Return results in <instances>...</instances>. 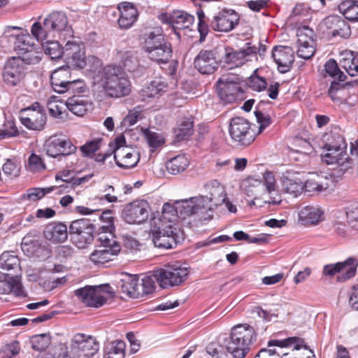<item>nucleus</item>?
<instances>
[{
  "label": "nucleus",
  "mask_w": 358,
  "mask_h": 358,
  "mask_svg": "<svg viewBox=\"0 0 358 358\" xmlns=\"http://www.w3.org/2000/svg\"><path fill=\"white\" fill-rule=\"evenodd\" d=\"M324 141L323 148H343L346 146L344 138L336 131L326 133Z\"/></svg>",
  "instance_id": "obj_45"
},
{
  "label": "nucleus",
  "mask_w": 358,
  "mask_h": 358,
  "mask_svg": "<svg viewBox=\"0 0 358 358\" xmlns=\"http://www.w3.org/2000/svg\"><path fill=\"white\" fill-rule=\"evenodd\" d=\"M48 107L49 113L52 117L59 119H63L65 117L66 115V109L67 108L66 106V103H64L61 101L50 100L48 103Z\"/></svg>",
  "instance_id": "obj_52"
},
{
  "label": "nucleus",
  "mask_w": 358,
  "mask_h": 358,
  "mask_svg": "<svg viewBox=\"0 0 358 358\" xmlns=\"http://www.w3.org/2000/svg\"><path fill=\"white\" fill-rule=\"evenodd\" d=\"M46 27L50 29L55 38H62V35L72 37V29L69 25L66 15L61 11H54L45 18Z\"/></svg>",
  "instance_id": "obj_16"
},
{
  "label": "nucleus",
  "mask_w": 358,
  "mask_h": 358,
  "mask_svg": "<svg viewBox=\"0 0 358 358\" xmlns=\"http://www.w3.org/2000/svg\"><path fill=\"white\" fill-rule=\"evenodd\" d=\"M119 287L121 291L132 298L142 296V292L140 290V282L136 276L131 275H124L120 282Z\"/></svg>",
  "instance_id": "obj_33"
},
{
  "label": "nucleus",
  "mask_w": 358,
  "mask_h": 358,
  "mask_svg": "<svg viewBox=\"0 0 358 358\" xmlns=\"http://www.w3.org/2000/svg\"><path fill=\"white\" fill-rule=\"evenodd\" d=\"M340 65L352 77L358 74V53L345 52L342 54Z\"/></svg>",
  "instance_id": "obj_37"
},
{
  "label": "nucleus",
  "mask_w": 358,
  "mask_h": 358,
  "mask_svg": "<svg viewBox=\"0 0 358 358\" xmlns=\"http://www.w3.org/2000/svg\"><path fill=\"white\" fill-rule=\"evenodd\" d=\"M46 239L54 243L64 242L68 237L67 227L62 223H52L46 226L44 230Z\"/></svg>",
  "instance_id": "obj_29"
},
{
  "label": "nucleus",
  "mask_w": 358,
  "mask_h": 358,
  "mask_svg": "<svg viewBox=\"0 0 358 358\" xmlns=\"http://www.w3.org/2000/svg\"><path fill=\"white\" fill-rule=\"evenodd\" d=\"M99 350L96 339L84 334H77L71 339L70 354L73 358H92Z\"/></svg>",
  "instance_id": "obj_8"
},
{
  "label": "nucleus",
  "mask_w": 358,
  "mask_h": 358,
  "mask_svg": "<svg viewBox=\"0 0 358 358\" xmlns=\"http://www.w3.org/2000/svg\"><path fill=\"white\" fill-rule=\"evenodd\" d=\"M157 281L155 277V271L149 275L141 278L140 290L142 292V296L152 293L155 289V282Z\"/></svg>",
  "instance_id": "obj_53"
},
{
  "label": "nucleus",
  "mask_w": 358,
  "mask_h": 358,
  "mask_svg": "<svg viewBox=\"0 0 358 358\" xmlns=\"http://www.w3.org/2000/svg\"><path fill=\"white\" fill-rule=\"evenodd\" d=\"M0 293H13L17 296H24L22 286L17 276L13 277L6 274L3 280H0Z\"/></svg>",
  "instance_id": "obj_34"
},
{
  "label": "nucleus",
  "mask_w": 358,
  "mask_h": 358,
  "mask_svg": "<svg viewBox=\"0 0 358 358\" xmlns=\"http://www.w3.org/2000/svg\"><path fill=\"white\" fill-rule=\"evenodd\" d=\"M110 289L111 287L107 285L85 286L76 290L75 294L86 306L99 308L113 296V292Z\"/></svg>",
  "instance_id": "obj_4"
},
{
  "label": "nucleus",
  "mask_w": 358,
  "mask_h": 358,
  "mask_svg": "<svg viewBox=\"0 0 358 358\" xmlns=\"http://www.w3.org/2000/svg\"><path fill=\"white\" fill-rule=\"evenodd\" d=\"M90 228H91L90 224L85 220L81 219L72 222L69 227V233L71 236V238L74 235L82 233L83 231Z\"/></svg>",
  "instance_id": "obj_64"
},
{
  "label": "nucleus",
  "mask_w": 358,
  "mask_h": 358,
  "mask_svg": "<svg viewBox=\"0 0 358 358\" xmlns=\"http://www.w3.org/2000/svg\"><path fill=\"white\" fill-rule=\"evenodd\" d=\"M281 182L285 192L294 196H297L304 189L303 181L298 173L287 171L282 176Z\"/></svg>",
  "instance_id": "obj_27"
},
{
  "label": "nucleus",
  "mask_w": 358,
  "mask_h": 358,
  "mask_svg": "<svg viewBox=\"0 0 358 358\" xmlns=\"http://www.w3.org/2000/svg\"><path fill=\"white\" fill-rule=\"evenodd\" d=\"M150 236L155 247L162 249L173 248L177 245V229L171 225H162L160 220L157 224L150 223Z\"/></svg>",
  "instance_id": "obj_6"
},
{
  "label": "nucleus",
  "mask_w": 358,
  "mask_h": 358,
  "mask_svg": "<svg viewBox=\"0 0 358 358\" xmlns=\"http://www.w3.org/2000/svg\"><path fill=\"white\" fill-rule=\"evenodd\" d=\"M195 68L202 74H211L217 67L215 53L213 50H202L194 60Z\"/></svg>",
  "instance_id": "obj_18"
},
{
  "label": "nucleus",
  "mask_w": 358,
  "mask_h": 358,
  "mask_svg": "<svg viewBox=\"0 0 358 358\" xmlns=\"http://www.w3.org/2000/svg\"><path fill=\"white\" fill-rule=\"evenodd\" d=\"M150 59L157 63L166 64L171 59L172 48L171 44L166 41L159 48L148 54Z\"/></svg>",
  "instance_id": "obj_41"
},
{
  "label": "nucleus",
  "mask_w": 358,
  "mask_h": 358,
  "mask_svg": "<svg viewBox=\"0 0 358 358\" xmlns=\"http://www.w3.org/2000/svg\"><path fill=\"white\" fill-rule=\"evenodd\" d=\"M193 133V122L190 120H184L175 129L176 137L178 141L189 137Z\"/></svg>",
  "instance_id": "obj_50"
},
{
  "label": "nucleus",
  "mask_w": 358,
  "mask_h": 358,
  "mask_svg": "<svg viewBox=\"0 0 358 358\" xmlns=\"http://www.w3.org/2000/svg\"><path fill=\"white\" fill-rule=\"evenodd\" d=\"M43 150L48 156L56 158L76 152L77 147L66 136L55 134L45 141Z\"/></svg>",
  "instance_id": "obj_10"
},
{
  "label": "nucleus",
  "mask_w": 358,
  "mask_h": 358,
  "mask_svg": "<svg viewBox=\"0 0 358 358\" xmlns=\"http://www.w3.org/2000/svg\"><path fill=\"white\" fill-rule=\"evenodd\" d=\"M99 220L102 224L100 227L101 230H108V231H115L114 217L112 215V210H104L101 215Z\"/></svg>",
  "instance_id": "obj_61"
},
{
  "label": "nucleus",
  "mask_w": 358,
  "mask_h": 358,
  "mask_svg": "<svg viewBox=\"0 0 358 358\" xmlns=\"http://www.w3.org/2000/svg\"><path fill=\"white\" fill-rule=\"evenodd\" d=\"M120 252V245H115L111 248L101 246L96 249L90 256V260L96 264H103L111 261Z\"/></svg>",
  "instance_id": "obj_30"
},
{
  "label": "nucleus",
  "mask_w": 358,
  "mask_h": 358,
  "mask_svg": "<svg viewBox=\"0 0 358 358\" xmlns=\"http://www.w3.org/2000/svg\"><path fill=\"white\" fill-rule=\"evenodd\" d=\"M189 164V159L185 155H178L167 162L166 168L170 173L176 175L185 171Z\"/></svg>",
  "instance_id": "obj_40"
},
{
  "label": "nucleus",
  "mask_w": 358,
  "mask_h": 358,
  "mask_svg": "<svg viewBox=\"0 0 358 358\" xmlns=\"http://www.w3.org/2000/svg\"><path fill=\"white\" fill-rule=\"evenodd\" d=\"M19 266V259L11 252H4L0 256V268L10 271Z\"/></svg>",
  "instance_id": "obj_46"
},
{
  "label": "nucleus",
  "mask_w": 358,
  "mask_h": 358,
  "mask_svg": "<svg viewBox=\"0 0 358 358\" xmlns=\"http://www.w3.org/2000/svg\"><path fill=\"white\" fill-rule=\"evenodd\" d=\"M71 79V74L69 66H63L54 70L50 76V82L55 92L63 94L65 86L69 80Z\"/></svg>",
  "instance_id": "obj_26"
},
{
  "label": "nucleus",
  "mask_w": 358,
  "mask_h": 358,
  "mask_svg": "<svg viewBox=\"0 0 358 358\" xmlns=\"http://www.w3.org/2000/svg\"><path fill=\"white\" fill-rule=\"evenodd\" d=\"M64 90V93L69 92L70 94H80L84 92L85 83L80 79H70Z\"/></svg>",
  "instance_id": "obj_63"
},
{
  "label": "nucleus",
  "mask_w": 358,
  "mask_h": 358,
  "mask_svg": "<svg viewBox=\"0 0 358 358\" xmlns=\"http://www.w3.org/2000/svg\"><path fill=\"white\" fill-rule=\"evenodd\" d=\"M323 211L315 206H306L299 212V220L303 225L316 224L322 220Z\"/></svg>",
  "instance_id": "obj_31"
},
{
  "label": "nucleus",
  "mask_w": 358,
  "mask_h": 358,
  "mask_svg": "<svg viewBox=\"0 0 358 358\" xmlns=\"http://www.w3.org/2000/svg\"><path fill=\"white\" fill-rule=\"evenodd\" d=\"M188 275V268L178 263L155 271V277L162 288L180 285Z\"/></svg>",
  "instance_id": "obj_7"
},
{
  "label": "nucleus",
  "mask_w": 358,
  "mask_h": 358,
  "mask_svg": "<svg viewBox=\"0 0 358 358\" xmlns=\"http://www.w3.org/2000/svg\"><path fill=\"white\" fill-rule=\"evenodd\" d=\"M326 73L331 77L337 79L339 81H344L346 76L339 69L336 60L331 59L327 61L324 65Z\"/></svg>",
  "instance_id": "obj_55"
},
{
  "label": "nucleus",
  "mask_w": 358,
  "mask_h": 358,
  "mask_svg": "<svg viewBox=\"0 0 358 358\" xmlns=\"http://www.w3.org/2000/svg\"><path fill=\"white\" fill-rule=\"evenodd\" d=\"M238 22L239 15L235 10L222 9L214 14L210 24L215 31L228 32L233 30Z\"/></svg>",
  "instance_id": "obj_15"
},
{
  "label": "nucleus",
  "mask_w": 358,
  "mask_h": 358,
  "mask_svg": "<svg viewBox=\"0 0 358 358\" xmlns=\"http://www.w3.org/2000/svg\"><path fill=\"white\" fill-rule=\"evenodd\" d=\"M31 35L38 41L42 43L51 38H55L52 31L46 27V21L44 19L43 24L41 22H34L31 28Z\"/></svg>",
  "instance_id": "obj_38"
},
{
  "label": "nucleus",
  "mask_w": 358,
  "mask_h": 358,
  "mask_svg": "<svg viewBox=\"0 0 358 358\" xmlns=\"http://www.w3.org/2000/svg\"><path fill=\"white\" fill-rule=\"evenodd\" d=\"M149 212L150 206L146 201H134L124 206L122 217L128 224H141L148 220Z\"/></svg>",
  "instance_id": "obj_14"
},
{
  "label": "nucleus",
  "mask_w": 358,
  "mask_h": 358,
  "mask_svg": "<svg viewBox=\"0 0 358 358\" xmlns=\"http://www.w3.org/2000/svg\"><path fill=\"white\" fill-rule=\"evenodd\" d=\"M35 45L31 36L27 33L16 36L14 49L21 56Z\"/></svg>",
  "instance_id": "obj_44"
},
{
  "label": "nucleus",
  "mask_w": 358,
  "mask_h": 358,
  "mask_svg": "<svg viewBox=\"0 0 358 358\" xmlns=\"http://www.w3.org/2000/svg\"><path fill=\"white\" fill-rule=\"evenodd\" d=\"M166 41L161 28H156L144 35L143 48L148 54L162 47Z\"/></svg>",
  "instance_id": "obj_32"
},
{
  "label": "nucleus",
  "mask_w": 358,
  "mask_h": 358,
  "mask_svg": "<svg viewBox=\"0 0 358 358\" xmlns=\"http://www.w3.org/2000/svg\"><path fill=\"white\" fill-rule=\"evenodd\" d=\"M20 351V343L17 341L5 345L0 350V358H14Z\"/></svg>",
  "instance_id": "obj_58"
},
{
  "label": "nucleus",
  "mask_w": 358,
  "mask_h": 358,
  "mask_svg": "<svg viewBox=\"0 0 358 358\" xmlns=\"http://www.w3.org/2000/svg\"><path fill=\"white\" fill-rule=\"evenodd\" d=\"M42 45L45 54L49 55L52 59L63 57V48H61L57 41L50 39L43 43Z\"/></svg>",
  "instance_id": "obj_47"
},
{
  "label": "nucleus",
  "mask_w": 358,
  "mask_h": 358,
  "mask_svg": "<svg viewBox=\"0 0 358 358\" xmlns=\"http://www.w3.org/2000/svg\"><path fill=\"white\" fill-rule=\"evenodd\" d=\"M180 210L182 218L196 215L199 221L211 220L214 211L212 204L204 195H198L182 200Z\"/></svg>",
  "instance_id": "obj_3"
},
{
  "label": "nucleus",
  "mask_w": 358,
  "mask_h": 358,
  "mask_svg": "<svg viewBox=\"0 0 358 358\" xmlns=\"http://www.w3.org/2000/svg\"><path fill=\"white\" fill-rule=\"evenodd\" d=\"M124 342L119 340L109 343L104 350V358H124Z\"/></svg>",
  "instance_id": "obj_43"
},
{
  "label": "nucleus",
  "mask_w": 358,
  "mask_h": 358,
  "mask_svg": "<svg viewBox=\"0 0 358 358\" xmlns=\"http://www.w3.org/2000/svg\"><path fill=\"white\" fill-rule=\"evenodd\" d=\"M229 132L231 139L238 145H249L255 139V134L250 122L243 117H236L231 119Z\"/></svg>",
  "instance_id": "obj_9"
},
{
  "label": "nucleus",
  "mask_w": 358,
  "mask_h": 358,
  "mask_svg": "<svg viewBox=\"0 0 358 358\" xmlns=\"http://www.w3.org/2000/svg\"><path fill=\"white\" fill-rule=\"evenodd\" d=\"M66 106L74 115L83 116L86 113L91 104L83 96H73L67 99Z\"/></svg>",
  "instance_id": "obj_36"
},
{
  "label": "nucleus",
  "mask_w": 358,
  "mask_h": 358,
  "mask_svg": "<svg viewBox=\"0 0 358 358\" xmlns=\"http://www.w3.org/2000/svg\"><path fill=\"white\" fill-rule=\"evenodd\" d=\"M257 49L255 45H252L251 43H246V48L239 51H235L231 48H225L224 56L221 60V63L224 67L232 69L234 68L242 66L250 57H255Z\"/></svg>",
  "instance_id": "obj_13"
},
{
  "label": "nucleus",
  "mask_w": 358,
  "mask_h": 358,
  "mask_svg": "<svg viewBox=\"0 0 358 358\" xmlns=\"http://www.w3.org/2000/svg\"><path fill=\"white\" fill-rule=\"evenodd\" d=\"M101 85L108 96L115 98L126 96L131 90L126 72L120 66H106L103 70Z\"/></svg>",
  "instance_id": "obj_1"
},
{
  "label": "nucleus",
  "mask_w": 358,
  "mask_h": 358,
  "mask_svg": "<svg viewBox=\"0 0 358 358\" xmlns=\"http://www.w3.org/2000/svg\"><path fill=\"white\" fill-rule=\"evenodd\" d=\"M101 139H94L86 142L83 145L80 147V150L85 157L92 158L94 153L99 150L101 146Z\"/></svg>",
  "instance_id": "obj_56"
},
{
  "label": "nucleus",
  "mask_w": 358,
  "mask_h": 358,
  "mask_svg": "<svg viewBox=\"0 0 358 358\" xmlns=\"http://www.w3.org/2000/svg\"><path fill=\"white\" fill-rule=\"evenodd\" d=\"M114 158L116 164L122 169H131L135 167L140 160L138 152L130 148H123L116 149Z\"/></svg>",
  "instance_id": "obj_22"
},
{
  "label": "nucleus",
  "mask_w": 358,
  "mask_h": 358,
  "mask_svg": "<svg viewBox=\"0 0 358 358\" xmlns=\"http://www.w3.org/2000/svg\"><path fill=\"white\" fill-rule=\"evenodd\" d=\"M113 232L114 231L101 230L98 234L97 241L101 243V246L111 248L115 245H120L115 238Z\"/></svg>",
  "instance_id": "obj_57"
},
{
  "label": "nucleus",
  "mask_w": 358,
  "mask_h": 358,
  "mask_svg": "<svg viewBox=\"0 0 358 358\" xmlns=\"http://www.w3.org/2000/svg\"><path fill=\"white\" fill-rule=\"evenodd\" d=\"M256 339L257 335L252 327L248 324L236 325L231 329L227 350L233 358H244Z\"/></svg>",
  "instance_id": "obj_2"
},
{
  "label": "nucleus",
  "mask_w": 358,
  "mask_h": 358,
  "mask_svg": "<svg viewBox=\"0 0 358 358\" xmlns=\"http://www.w3.org/2000/svg\"><path fill=\"white\" fill-rule=\"evenodd\" d=\"M120 17L118 24L121 29H129L136 21L138 12L134 4L129 2H122L118 5Z\"/></svg>",
  "instance_id": "obj_24"
},
{
  "label": "nucleus",
  "mask_w": 358,
  "mask_h": 358,
  "mask_svg": "<svg viewBox=\"0 0 358 358\" xmlns=\"http://www.w3.org/2000/svg\"><path fill=\"white\" fill-rule=\"evenodd\" d=\"M51 343L50 336L48 334L36 335L32 338V348L38 351L45 350Z\"/></svg>",
  "instance_id": "obj_59"
},
{
  "label": "nucleus",
  "mask_w": 358,
  "mask_h": 358,
  "mask_svg": "<svg viewBox=\"0 0 358 358\" xmlns=\"http://www.w3.org/2000/svg\"><path fill=\"white\" fill-rule=\"evenodd\" d=\"M338 9L348 20L358 21V1L345 0L339 4Z\"/></svg>",
  "instance_id": "obj_39"
},
{
  "label": "nucleus",
  "mask_w": 358,
  "mask_h": 358,
  "mask_svg": "<svg viewBox=\"0 0 358 358\" xmlns=\"http://www.w3.org/2000/svg\"><path fill=\"white\" fill-rule=\"evenodd\" d=\"M168 83L164 78H156L144 87L140 92L143 100L147 98H158L167 92Z\"/></svg>",
  "instance_id": "obj_25"
},
{
  "label": "nucleus",
  "mask_w": 358,
  "mask_h": 358,
  "mask_svg": "<svg viewBox=\"0 0 358 358\" xmlns=\"http://www.w3.org/2000/svg\"><path fill=\"white\" fill-rule=\"evenodd\" d=\"M358 266V259L349 257L344 262H338V275L337 280L339 282L346 281L354 277Z\"/></svg>",
  "instance_id": "obj_35"
},
{
  "label": "nucleus",
  "mask_w": 358,
  "mask_h": 358,
  "mask_svg": "<svg viewBox=\"0 0 358 358\" xmlns=\"http://www.w3.org/2000/svg\"><path fill=\"white\" fill-rule=\"evenodd\" d=\"M142 132L151 152H155L165 143L164 136L159 133L149 129H142Z\"/></svg>",
  "instance_id": "obj_42"
},
{
  "label": "nucleus",
  "mask_w": 358,
  "mask_h": 358,
  "mask_svg": "<svg viewBox=\"0 0 358 358\" xmlns=\"http://www.w3.org/2000/svg\"><path fill=\"white\" fill-rule=\"evenodd\" d=\"M337 25L333 27L331 34L333 36H341V38H348L351 34V30L348 24L343 19L340 21H335Z\"/></svg>",
  "instance_id": "obj_62"
},
{
  "label": "nucleus",
  "mask_w": 358,
  "mask_h": 358,
  "mask_svg": "<svg viewBox=\"0 0 358 358\" xmlns=\"http://www.w3.org/2000/svg\"><path fill=\"white\" fill-rule=\"evenodd\" d=\"M53 189V187L50 188H31L27 191L26 194H24L21 196L22 202H36L41 199L46 194L50 193Z\"/></svg>",
  "instance_id": "obj_48"
},
{
  "label": "nucleus",
  "mask_w": 358,
  "mask_h": 358,
  "mask_svg": "<svg viewBox=\"0 0 358 358\" xmlns=\"http://www.w3.org/2000/svg\"><path fill=\"white\" fill-rule=\"evenodd\" d=\"M182 206V200L176 201L175 205L169 203L164 204L162 210V215L159 217H154L151 223L157 224V220H160L162 225H171L172 227H176V222L178 218L182 217L180 215V207Z\"/></svg>",
  "instance_id": "obj_19"
},
{
  "label": "nucleus",
  "mask_w": 358,
  "mask_h": 358,
  "mask_svg": "<svg viewBox=\"0 0 358 358\" xmlns=\"http://www.w3.org/2000/svg\"><path fill=\"white\" fill-rule=\"evenodd\" d=\"M26 75V69L20 57L9 58L4 64L1 73L4 84L8 87L18 85Z\"/></svg>",
  "instance_id": "obj_12"
},
{
  "label": "nucleus",
  "mask_w": 358,
  "mask_h": 358,
  "mask_svg": "<svg viewBox=\"0 0 358 358\" xmlns=\"http://www.w3.org/2000/svg\"><path fill=\"white\" fill-rule=\"evenodd\" d=\"M20 122L27 129L41 130L46 123V114L38 102L20 111Z\"/></svg>",
  "instance_id": "obj_11"
},
{
  "label": "nucleus",
  "mask_w": 358,
  "mask_h": 358,
  "mask_svg": "<svg viewBox=\"0 0 358 358\" xmlns=\"http://www.w3.org/2000/svg\"><path fill=\"white\" fill-rule=\"evenodd\" d=\"M93 239L94 236L92 234V227L83 231L82 233L74 235L72 238L73 243L76 247L80 249L85 248L87 245L91 244Z\"/></svg>",
  "instance_id": "obj_51"
},
{
  "label": "nucleus",
  "mask_w": 358,
  "mask_h": 358,
  "mask_svg": "<svg viewBox=\"0 0 358 358\" xmlns=\"http://www.w3.org/2000/svg\"><path fill=\"white\" fill-rule=\"evenodd\" d=\"M208 193L204 195L212 204L215 210L217 206L223 204L225 201L227 193L222 185L217 180L210 182L206 185Z\"/></svg>",
  "instance_id": "obj_28"
},
{
  "label": "nucleus",
  "mask_w": 358,
  "mask_h": 358,
  "mask_svg": "<svg viewBox=\"0 0 358 358\" xmlns=\"http://www.w3.org/2000/svg\"><path fill=\"white\" fill-rule=\"evenodd\" d=\"M218 94L224 102L235 101L240 92V87L237 82L230 77H222L217 82Z\"/></svg>",
  "instance_id": "obj_21"
},
{
  "label": "nucleus",
  "mask_w": 358,
  "mask_h": 358,
  "mask_svg": "<svg viewBox=\"0 0 358 358\" xmlns=\"http://www.w3.org/2000/svg\"><path fill=\"white\" fill-rule=\"evenodd\" d=\"M272 57L282 73L289 71L294 59V51L290 47H275L272 52Z\"/></svg>",
  "instance_id": "obj_23"
},
{
  "label": "nucleus",
  "mask_w": 358,
  "mask_h": 358,
  "mask_svg": "<svg viewBox=\"0 0 358 358\" xmlns=\"http://www.w3.org/2000/svg\"><path fill=\"white\" fill-rule=\"evenodd\" d=\"M62 52L63 58L67 61V62L71 63L73 65L80 69L85 68L87 65V63L91 62H93L94 64L96 69L101 66V61L94 57H90L87 60L85 59L84 56V45L74 38L66 42L63 48Z\"/></svg>",
  "instance_id": "obj_5"
},
{
  "label": "nucleus",
  "mask_w": 358,
  "mask_h": 358,
  "mask_svg": "<svg viewBox=\"0 0 358 358\" xmlns=\"http://www.w3.org/2000/svg\"><path fill=\"white\" fill-rule=\"evenodd\" d=\"M162 22L172 25L174 29H189L194 23V17L183 10H175L171 15L162 14Z\"/></svg>",
  "instance_id": "obj_20"
},
{
  "label": "nucleus",
  "mask_w": 358,
  "mask_h": 358,
  "mask_svg": "<svg viewBox=\"0 0 358 358\" xmlns=\"http://www.w3.org/2000/svg\"><path fill=\"white\" fill-rule=\"evenodd\" d=\"M117 57L121 60L124 67L127 68L128 71L134 70L136 66V59L130 51L120 50L117 53Z\"/></svg>",
  "instance_id": "obj_60"
},
{
  "label": "nucleus",
  "mask_w": 358,
  "mask_h": 358,
  "mask_svg": "<svg viewBox=\"0 0 358 358\" xmlns=\"http://www.w3.org/2000/svg\"><path fill=\"white\" fill-rule=\"evenodd\" d=\"M322 161L329 165H336L340 171L345 172L352 166V161L343 148H323Z\"/></svg>",
  "instance_id": "obj_17"
},
{
  "label": "nucleus",
  "mask_w": 358,
  "mask_h": 358,
  "mask_svg": "<svg viewBox=\"0 0 358 358\" xmlns=\"http://www.w3.org/2000/svg\"><path fill=\"white\" fill-rule=\"evenodd\" d=\"M297 43L299 45H315L314 31L308 27H303L297 30Z\"/></svg>",
  "instance_id": "obj_49"
},
{
  "label": "nucleus",
  "mask_w": 358,
  "mask_h": 358,
  "mask_svg": "<svg viewBox=\"0 0 358 358\" xmlns=\"http://www.w3.org/2000/svg\"><path fill=\"white\" fill-rule=\"evenodd\" d=\"M42 56L43 52L35 45L33 48H31L26 53L19 56L18 57H20L22 60L23 65H24V63L27 64H35L38 63L41 61Z\"/></svg>",
  "instance_id": "obj_54"
}]
</instances>
